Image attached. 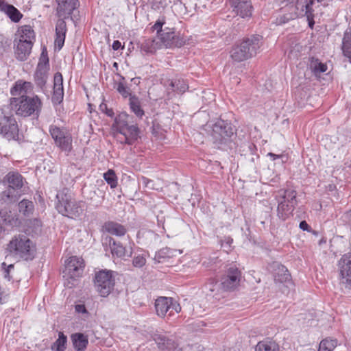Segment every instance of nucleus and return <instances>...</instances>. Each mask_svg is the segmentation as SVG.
<instances>
[{"label":"nucleus","mask_w":351,"mask_h":351,"mask_svg":"<svg viewBox=\"0 0 351 351\" xmlns=\"http://www.w3.org/2000/svg\"><path fill=\"white\" fill-rule=\"evenodd\" d=\"M297 192L293 189L280 190L275 199L278 202L277 216L285 221L293 215L295 207L297 205Z\"/></svg>","instance_id":"0eeeda50"},{"label":"nucleus","mask_w":351,"mask_h":351,"mask_svg":"<svg viewBox=\"0 0 351 351\" xmlns=\"http://www.w3.org/2000/svg\"><path fill=\"white\" fill-rule=\"evenodd\" d=\"M103 228L106 232L116 236H123L126 233L125 228L114 221L106 222Z\"/></svg>","instance_id":"c756f323"},{"label":"nucleus","mask_w":351,"mask_h":351,"mask_svg":"<svg viewBox=\"0 0 351 351\" xmlns=\"http://www.w3.org/2000/svg\"><path fill=\"white\" fill-rule=\"evenodd\" d=\"M164 24H165V18H159L152 27L154 31H156L158 37L160 40V45H161V47L173 48L183 46L185 44V39L180 32H177L173 27L162 29Z\"/></svg>","instance_id":"20e7f679"},{"label":"nucleus","mask_w":351,"mask_h":351,"mask_svg":"<svg viewBox=\"0 0 351 351\" xmlns=\"http://www.w3.org/2000/svg\"><path fill=\"white\" fill-rule=\"evenodd\" d=\"M114 66H117V64L115 62V63L114 64Z\"/></svg>","instance_id":"bf43d9fd"},{"label":"nucleus","mask_w":351,"mask_h":351,"mask_svg":"<svg viewBox=\"0 0 351 351\" xmlns=\"http://www.w3.org/2000/svg\"><path fill=\"white\" fill-rule=\"evenodd\" d=\"M141 180L145 186H149V184L152 182V180L144 176L141 177Z\"/></svg>","instance_id":"4d7b16f0"},{"label":"nucleus","mask_w":351,"mask_h":351,"mask_svg":"<svg viewBox=\"0 0 351 351\" xmlns=\"http://www.w3.org/2000/svg\"><path fill=\"white\" fill-rule=\"evenodd\" d=\"M124 77H122V81L119 82L117 84V90L125 98L128 97H131L130 90L128 87H127L124 82Z\"/></svg>","instance_id":"c03bdc74"},{"label":"nucleus","mask_w":351,"mask_h":351,"mask_svg":"<svg viewBox=\"0 0 351 351\" xmlns=\"http://www.w3.org/2000/svg\"><path fill=\"white\" fill-rule=\"evenodd\" d=\"M315 3L311 1L298 0L295 5V9L297 12H295L294 15L295 16H308L309 14H313V5Z\"/></svg>","instance_id":"bb28decb"},{"label":"nucleus","mask_w":351,"mask_h":351,"mask_svg":"<svg viewBox=\"0 0 351 351\" xmlns=\"http://www.w3.org/2000/svg\"><path fill=\"white\" fill-rule=\"evenodd\" d=\"M56 199V208L63 216L75 219L83 215L85 202L75 199L68 189L64 188L58 191Z\"/></svg>","instance_id":"7ed1b4c3"},{"label":"nucleus","mask_w":351,"mask_h":351,"mask_svg":"<svg viewBox=\"0 0 351 351\" xmlns=\"http://www.w3.org/2000/svg\"><path fill=\"white\" fill-rule=\"evenodd\" d=\"M49 71V58H41L37 65V68L34 74L35 82L40 88H43L48 79Z\"/></svg>","instance_id":"f3484780"},{"label":"nucleus","mask_w":351,"mask_h":351,"mask_svg":"<svg viewBox=\"0 0 351 351\" xmlns=\"http://www.w3.org/2000/svg\"><path fill=\"white\" fill-rule=\"evenodd\" d=\"M0 216L3 219V221L5 224L10 226H14L17 222V219L14 217H11L9 216L8 218L6 217L5 215H4V212L3 210L0 211Z\"/></svg>","instance_id":"de8ad7c7"},{"label":"nucleus","mask_w":351,"mask_h":351,"mask_svg":"<svg viewBox=\"0 0 351 351\" xmlns=\"http://www.w3.org/2000/svg\"><path fill=\"white\" fill-rule=\"evenodd\" d=\"M18 206L19 212L25 217L30 216L34 210V203L32 201L25 199L21 200L19 203Z\"/></svg>","instance_id":"4c0bfd02"},{"label":"nucleus","mask_w":351,"mask_h":351,"mask_svg":"<svg viewBox=\"0 0 351 351\" xmlns=\"http://www.w3.org/2000/svg\"><path fill=\"white\" fill-rule=\"evenodd\" d=\"M112 49L115 51L119 49L121 47V42L119 40H114L112 43Z\"/></svg>","instance_id":"6e6d98bb"},{"label":"nucleus","mask_w":351,"mask_h":351,"mask_svg":"<svg viewBox=\"0 0 351 351\" xmlns=\"http://www.w3.org/2000/svg\"><path fill=\"white\" fill-rule=\"evenodd\" d=\"M314 14H309V16H306L307 21L308 22V25L311 28H313L315 24V21L313 19Z\"/></svg>","instance_id":"864d4df0"},{"label":"nucleus","mask_w":351,"mask_h":351,"mask_svg":"<svg viewBox=\"0 0 351 351\" xmlns=\"http://www.w3.org/2000/svg\"><path fill=\"white\" fill-rule=\"evenodd\" d=\"M160 47V43L153 38L145 39L141 43V51L146 53H154Z\"/></svg>","instance_id":"473e14b6"},{"label":"nucleus","mask_w":351,"mask_h":351,"mask_svg":"<svg viewBox=\"0 0 351 351\" xmlns=\"http://www.w3.org/2000/svg\"><path fill=\"white\" fill-rule=\"evenodd\" d=\"M310 69L313 73L317 75L321 73H324L327 71V65L319 61L317 58H311L310 63Z\"/></svg>","instance_id":"58836bf2"},{"label":"nucleus","mask_w":351,"mask_h":351,"mask_svg":"<svg viewBox=\"0 0 351 351\" xmlns=\"http://www.w3.org/2000/svg\"><path fill=\"white\" fill-rule=\"evenodd\" d=\"M341 219L351 228V210L343 213Z\"/></svg>","instance_id":"8fccbe9b"},{"label":"nucleus","mask_w":351,"mask_h":351,"mask_svg":"<svg viewBox=\"0 0 351 351\" xmlns=\"http://www.w3.org/2000/svg\"><path fill=\"white\" fill-rule=\"evenodd\" d=\"M337 345L336 339H324L319 343L318 351H332Z\"/></svg>","instance_id":"79ce46f5"},{"label":"nucleus","mask_w":351,"mask_h":351,"mask_svg":"<svg viewBox=\"0 0 351 351\" xmlns=\"http://www.w3.org/2000/svg\"><path fill=\"white\" fill-rule=\"evenodd\" d=\"M109 246L111 250V253L113 256L117 257H124L126 254V250L125 247L119 241H116L114 239L109 238Z\"/></svg>","instance_id":"f704fd0d"},{"label":"nucleus","mask_w":351,"mask_h":351,"mask_svg":"<svg viewBox=\"0 0 351 351\" xmlns=\"http://www.w3.org/2000/svg\"><path fill=\"white\" fill-rule=\"evenodd\" d=\"M1 268L3 270L4 278L8 280H11L12 277L10 276V271L12 269L14 268V265L10 264L9 265H7L6 263L3 262L1 264Z\"/></svg>","instance_id":"49530a36"},{"label":"nucleus","mask_w":351,"mask_h":351,"mask_svg":"<svg viewBox=\"0 0 351 351\" xmlns=\"http://www.w3.org/2000/svg\"><path fill=\"white\" fill-rule=\"evenodd\" d=\"M3 183L8 185V189L18 191L23 186V178L18 172H9L3 179Z\"/></svg>","instance_id":"412c9836"},{"label":"nucleus","mask_w":351,"mask_h":351,"mask_svg":"<svg viewBox=\"0 0 351 351\" xmlns=\"http://www.w3.org/2000/svg\"><path fill=\"white\" fill-rule=\"evenodd\" d=\"M256 351H279L278 345L274 341H263L258 343Z\"/></svg>","instance_id":"ea45409f"},{"label":"nucleus","mask_w":351,"mask_h":351,"mask_svg":"<svg viewBox=\"0 0 351 351\" xmlns=\"http://www.w3.org/2000/svg\"><path fill=\"white\" fill-rule=\"evenodd\" d=\"M32 90V85L30 82H24L23 80H18L15 82L14 86L10 89V93L12 96L26 95V94L31 93Z\"/></svg>","instance_id":"a878e982"},{"label":"nucleus","mask_w":351,"mask_h":351,"mask_svg":"<svg viewBox=\"0 0 351 351\" xmlns=\"http://www.w3.org/2000/svg\"><path fill=\"white\" fill-rule=\"evenodd\" d=\"M96 291L101 297L108 296L113 290L115 285V278L113 271L102 269L95 274L94 280Z\"/></svg>","instance_id":"9d476101"},{"label":"nucleus","mask_w":351,"mask_h":351,"mask_svg":"<svg viewBox=\"0 0 351 351\" xmlns=\"http://www.w3.org/2000/svg\"><path fill=\"white\" fill-rule=\"evenodd\" d=\"M152 338L160 351H182L174 339L160 332H154L152 335Z\"/></svg>","instance_id":"2eb2a0df"},{"label":"nucleus","mask_w":351,"mask_h":351,"mask_svg":"<svg viewBox=\"0 0 351 351\" xmlns=\"http://www.w3.org/2000/svg\"><path fill=\"white\" fill-rule=\"evenodd\" d=\"M5 250L14 257L29 261L36 257L37 247L36 243L27 235L19 234L12 237Z\"/></svg>","instance_id":"f03ea898"},{"label":"nucleus","mask_w":351,"mask_h":351,"mask_svg":"<svg viewBox=\"0 0 351 351\" xmlns=\"http://www.w3.org/2000/svg\"><path fill=\"white\" fill-rule=\"evenodd\" d=\"M11 109L15 111L17 115L29 117L32 114H38L41 109V101L37 97L23 95L19 97H12L10 99Z\"/></svg>","instance_id":"423d86ee"},{"label":"nucleus","mask_w":351,"mask_h":351,"mask_svg":"<svg viewBox=\"0 0 351 351\" xmlns=\"http://www.w3.org/2000/svg\"><path fill=\"white\" fill-rule=\"evenodd\" d=\"M99 110L105 113L107 116L112 117L114 115V112L112 108H108L106 104L101 103L99 105Z\"/></svg>","instance_id":"09e8293b"},{"label":"nucleus","mask_w":351,"mask_h":351,"mask_svg":"<svg viewBox=\"0 0 351 351\" xmlns=\"http://www.w3.org/2000/svg\"><path fill=\"white\" fill-rule=\"evenodd\" d=\"M242 274L241 270L235 265H229L221 278V285L226 291H233L240 284Z\"/></svg>","instance_id":"f8f14e48"},{"label":"nucleus","mask_w":351,"mask_h":351,"mask_svg":"<svg viewBox=\"0 0 351 351\" xmlns=\"http://www.w3.org/2000/svg\"><path fill=\"white\" fill-rule=\"evenodd\" d=\"M32 46L30 42L19 41L14 49L16 58L19 61H25L31 53Z\"/></svg>","instance_id":"393cba45"},{"label":"nucleus","mask_w":351,"mask_h":351,"mask_svg":"<svg viewBox=\"0 0 351 351\" xmlns=\"http://www.w3.org/2000/svg\"><path fill=\"white\" fill-rule=\"evenodd\" d=\"M263 36L260 35H252L243 39L242 44L250 53V56H254L262 45Z\"/></svg>","instance_id":"6ab92c4d"},{"label":"nucleus","mask_w":351,"mask_h":351,"mask_svg":"<svg viewBox=\"0 0 351 351\" xmlns=\"http://www.w3.org/2000/svg\"><path fill=\"white\" fill-rule=\"evenodd\" d=\"M146 263V258L143 254L135 255L132 260V265L135 267L141 268Z\"/></svg>","instance_id":"a18cd8bd"},{"label":"nucleus","mask_w":351,"mask_h":351,"mask_svg":"<svg viewBox=\"0 0 351 351\" xmlns=\"http://www.w3.org/2000/svg\"><path fill=\"white\" fill-rule=\"evenodd\" d=\"M129 105L131 110L136 117L139 118L143 117L144 115V110L142 109L141 101L136 96L133 95L130 97Z\"/></svg>","instance_id":"e433bc0d"},{"label":"nucleus","mask_w":351,"mask_h":351,"mask_svg":"<svg viewBox=\"0 0 351 351\" xmlns=\"http://www.w3.org/2000/svg\"><path fill=\"white\" fill-rule=\"evenodd\" d=\"M75 310L78 313L88 314L84 304H79L75 306Z\"/></svg>","instance_id":"603ef678"},{"label":"nucleus","mask_w":351,"mask_h":351,"mask_svg":"<svg viewBox=\"0 0 351 351\" xmlns=\"http://www.w3.org/2000/svg\"><path fill=\"white\" fill-rule=\"evenodd\" d=\"M268 156L271 157L274 160H276V158H279L280 157V155H276V154H273V153H269Z\"/></svg>","instance_id":"13d9d810"},{"label":"nucleus","mask_w":351,"mask_h":351,"mask_svg":"<svg viewBox=\"0 0 351 351\" xmlns=\"http://www.w3.org/2000/svg\"><path fill=\"white\" fill-rule=\"evenodd\" d=\"M300 228L303 230H310V226H308L306 221H302L300 223Z\"/></svg>","instance_id":"5fc2aeb1"},{"label":"nucleus","mask_w":351,"mask_h":351,"mask_svg":"<svg viewBox=\"0 0 351 351\" xmlns=\"http://www.w3.org/2000/svg\"><path fill=\"white\" fill-rule=\"evenodd\" d=\"M203 130L210 136L213 143L217 145L226 144L234 134V128L231 123L219 119L215 123H207Z\"/></svg>","instance_id":"39448f33"},{"label":"nucleus","mask_w":351,"mask_h":351,"mask_svg":"<svg viewBox=\"0 0 351 351\" xmlns=\"http://www.w3.org/2000/svg\"><path fill=\"white\" fill-rule=\"evenodd\" d=\"M271 268L273 269V276L276 282L283 283L291 280V274L287 267L282 264L278 262H274L271 265Z\"/></svg>","instance_id":"aec40b11"},{"label":"nucleus","mask_w":351,"mask_h":351,"mask_svg":"<svg viewBox=\"0 0 351 351\" xmlns=\"http://www.w3.org/2000/svg\"><path fill=\"white\" fill-rule=\"evenodd\" d=\"M67 342L66 336L63 332H60L58 339L53 343L51 346L52 350L56 351H64Z\"/></svg>","instance_id":"a19ab883"},{"label":"nucleus","mask_w":351,"mask_h":351,"mask_svg":"<svg viewBox=\"0 0 351 351\" xmlns=\"http://www.w3.org/2000/svg\"><path fill=\"white\" fill-rule=\"evenodd\" d=\"M341 50L343 55L351 63V27L348 28L343 34Z\"/></svg>","instance_id":"2f4dec72"},{"label":"nucleus","mask_w":351,"mask_h":351,"mask_svg":"<svg viewBox=\"0 0 351 351\" xmlns=\"http://www.w3.org/2000/svg\"><path fill=\"white\" fill-rule=\"evenodd\" d=\"M104 178L112 189L116 188L118 185L117 176L112 169H108L104 173Z\"/></svg>","instance_id":"37998d69"},{"label":"nucleus","mask_w":351,"mask_h":351,"mask_svg":"<svg viewBox=\"0 0 351 351\" xmlns=\"http://www.w3.org/2000/svg\"><path fill=\"white\" fill-rule=\"evenodd\" d=\"M84 261L82 257L72 256L65 261V269L63 271L64 286L72 288L75 285L78 278L82 276L84 269Z\"/></svg>","instance_id":"6e6552de"},{"label":"nucleus","mask_w":351,"mask_h":351,"mask_svg":"<svg viewBox=\"0 0 351 351\" xmlns=\"http://www.w3.org/2000/svg\"><path fill=\"white\" fill-rule=\"evenodd\" d=\"M66 31L65 21L58 19L56 25V38L54 41L55 47L58 50H60L64 46Z\"/></svg>","instance_id":"5701e85b"},{"label":"nucleus","mask_w":351,"mask_h":351,"mask_svg":"<svg viewBox=\"0 0 351 351\" xmlns=\"http://www.w3.org/2000/svg\"><path fill=\"white\" fill-rule=\"evenodd\" d=\"M21 194L12 189L7 188L0 193V204L10 205L18 201Z\"/></svg>","instance_id":"c85d7f7f"},{"label":"nucleus","mask_w":351,"mask_h":351,"mask_svg":"<svg viewBox=\"0 0 351 351\" xmlns=\"http://www.w3.org/2000/svg\"><path fill=\"white\" fill-rule=\"evenodd\" d=\"M0 134L8 141H19V129L13 116H0Z\"/></svg>","instance_id":"9b49d317"},{"label":"nucleus","mask_w":351,"mask_h":351,"mask_svg":"<svg viewBox=\"0 0 351 351\" xmlns=\"http://www.w3.org/2000/svg\"><path fill=\"white\" fill-rule=\"evenodd\" d=\"M73 348L77 351H84L88 343L87 336L82 333H74L71 337Z\"/></svg>","instance_id":"7c9ffc66"},{"label":"nucleus","mask_w":351,"mask_h":351,"mask_svg":"<svg viewBox=\"0 0 351 351\" xmlns=\"http://www.w3.org/2000/svg\"><path fill=\"white\" fill-rule=\"evenodd\" d=\"M130 116L125 112L119 114L112 125L114 137L121 144L132 145L139 137L137 125L129 124Z\"/></svg>","instance_id":"f257e3e1"},{"label":"nucleus","mask_w":351,"mask_h":351,"mask_svg":"<svg viewBox=\"0 0 351 351\" xmlns=\"http://www.w3.org/2000/svg\"><path fill=\"white\" fill-rule=\"evenodd\" d=\"M169 86L173 88V91L180 94L185 93L189 88L187 82L182 78L172 80Z\"/></svg>","instance_id":"c9c22d12"},{"label":"nucleus","mask_w":351,"mask_h":351,"mask_svg":"<svg viewBox=\"0 0 351 351\" xmlns=\"http://www.w3.org/2000/svg\"><path fill=\"white\" fill-rule=\"evenodd\" d=\"M0 11L4 12L14 23L19 22L23 17V14L17 8L6 3L5 0H0Z\"/></svg>","instance_id":"b1692460"},{"label":"nucleus","mask_w":351,"mask_h":351,"mask_svg":"<svg viewBox=\"0 0 351 351\" xmlns=\"http://www.w3.org/2000/svg\"><path fill=\"white\" fill-rule=\"evenodd\" d=\"M154 306L156 314L160 317H165L167 313L169 316H172L181 311L180 305L174 302L172 298L159 297L155 300Z\"/></svg>","instance_id":"ddd939ff"},{"label":"nucleus","mask_w":351,"mask_h":351,"mask_svg":"<svg viewBox=\"0 0 351 351\" xmlns=\"http://www.w3.org/2000/svg\"><path fill=\"white\" fill-rule=\"evenodd\" d=\"M49 133L56 146L69 155L73 149V138L69 131L65 128L51 125Z\"/></svg>","instance_id":"1a4fd4ad"},{"label":"nucleus","mask_w":351,"mask_h":351,"mask_svg":"<svg viewBox=\"0 0 351 351\" xmlns=\"http://www.w3.org/2000/svg\"><path fill=\"white\" fill-rule=\"evenodd\" d=\"M233 11L242 18L250 17L252 12V5L250 0H228Z\"/></svg>","instance_id":"a211bd4d"},{"label":"nucleus","mask_w":351,"mask_h":351,"mask_svg":"<svg viewBox=\"0 0 351 351\" xmlns=\"http://www.w3.org/2000/svg\"><path fill=\"white\" fill-rule=\"evenodd\" d=\"M340 282L351 291V252L343 254L338 261Z\"/></svg>","instance_id":"4468645a"},{"label":"nucleus","mask_w":351,"mask_h":351,"mask_svg":"<svg viewBox=\"0 0 351 351\" xmlns=\"http://www.w3.org/2000/svg\"><path fill=\"white\" fill-rule=\"evenodd\" d=\"M1 43L2 44V50H0L1 53H3L10 48L11 40L8 38H2Z\"/></svg>","instance_id":"3c124183"},{"label":"nucleus","mask_w":351,"mask_h":351,"mask_svg":"<svg viewBox=\"0 0 351 351\" xmlns=\"http://www.w3.org/2000/svg\"><path fill=\"white\" fill-rule=\"evenodd\" d=\"M64 97L63 78L60 72H57L53 77V93L52 101L54 103L60 104Z\"/></svg>","instance_id":"4be33fe9"},{"label":"nucleus","mask_w":351,"mask_h":351,"mask_svg":"<svg viewBox=\"0 0 351 351\" xmlns=\"http://www.w3.org/2000/svg\"><path fill=\"white\" fill-rule=\"evenodd\" d=\"M249 53L250 52L247 51L246 48L244 47L241 42L240 45H235L232 47L230 51V56L234 61L241 62L251 58Z\"/></svg>","instance_id":"cd10ccee"},{"label":"nucleus","mask_w":351,"mask_h":351,"mask_svg":"<svg viewBox=\"0 0 351 351\" xmlns=\"http://www.w3.org/2000/svg\"><path fill=\"white\" fill-rule=\"evenodd\" d=\"M57 3L56 15L59 19H68L80 5L78 0H56Z\"/></svg>","instance_id":"dca6fc26"},{"label":"nucleus","mask_w":351,"mask_h":351,"mask_svg":"<svg viewBox=\"0 0 351 351\" xmlns=\"http://www.w3.org/2000/svg\"><path fill=\"white\" fill-rule=\"evenodd\" d=\"M18 32L20 34L19 41L21 42L22 40H25L26 42L32 43V45L34 44V41L35 40V33L30 25L21 26Z\"/></svg>","instance_id":"72a5a7b5"}]
</instances>
